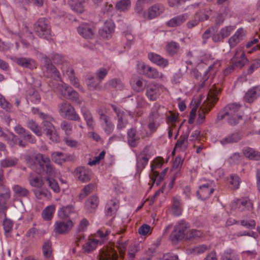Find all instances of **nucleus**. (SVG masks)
Wrapping results in <instances>:
<instances>
[{
  "mask_svg": "<svg viewBox=\"0 0 260 260\" xmlns=\"http://www.w3.org/2000/svg\"><path fill=\"white\" fill-rule=\"evenodd\" d=\"M243 115V112L240 104L230 103L225 106L218 114L217 120H222L226 117L228 123L234 126L242 120Z\"/></svg>",
  "mask_w": 260,
  "mask_h": 260,
  "instance_id": "f257e3e1",
  "label": "nucleus"
},
{
  "mask_svg": "<svg viewBox=\"0 0 260 260\" xmlns=\"http://www.w3.org/2000/svg\"><path fill=\"white\" fill-rule=\"evenodd\" d=\"M40 117L43 120V128L47 137L53 142H58L59 137L56 134L55 127L52 124V122L54 121V118L50 115L44 113H40Z\"/></svg>",
  "mask_w": 260,
  "mask_h": 260,
  "instance_id": "f03ea898",
  "label": "nucleus"
},
{
  "mask_svg": "<svg viewBox=\"0 0 260 260\" xmlns=\"http://www.w3.org/2000/svg\"><path fill=\"white\" fill-rule=\"evenodd\" d=\"M110 231L107 230H99L98 231L96 236L101 238V240L89 238L88 241L82 246L83 250L89 253L94 250L98 244H102L108 240V237Z\"/></svg>",
  "mask_w": 260,
  "mask_h": 260,
  "instance_id": "7ed1b4c3",
  "label": "nucleus"
},
{
  "mask_svg": "<svg viewBox=\"0 0 260 260\" xmlns=\"http://www.w3.org/2000/svg\"><path fill=\"white\" fill-rule=\"evenodd\" d=\"M58 112L60 116L64 118L77 121L81 120L74 107L67 102H63L58 105Z\"/></svg>",
  "mask_w": 260,
  "mask_h": 260,
  "instance_id": "20e7f679",
  "label": "nucleus"
},
{
  "mask_svg": "<svg viewBox=\"0 0 260 260\" xmlns=\"http://www.w3.org/2000/svg\"><path fill=\"white\" fill-rule=\"evenodd\" d=\"M41 61L42 62V70L44 75L47 77H52L60 80L61 76L55 67L53 65L51 60L45 54L42 55Z\"/></svg>",
  "mask_w": 260,
  "mask_h": 260,
  "instance_id": "39448f33",
  "label": "nucleus"
},
{
  "mask_svg": "<svg viewBox=\"0 0 260 260\" xmlns=\"http://www.w3.org/2000/svg\"><path fill=\"white\" fill-rule=\"evenodd\" d=\"M35 159L40 167L46 175H53L55 173L50 158L41 153H38L35 156Z\"/></svg>",
  "mask_w": 260,
  "mask_h": 260,
  "instance_id": "423d86ee",
  "label": "nucleus"
},
{
  "mask_svg": "<svg viewBox=\"0 0 260 260\" xmlns=\"http://www.w3.org/2000/svg\"><path fill=\"white\" fill-rule=\"evenodd\" d=\"M36 34L41 38L48 39L50 36L51 28L48 21L44 18H40L34 25Z\"/></svg>",
  "mask_w": 260,
  "mask_h": 260,
  "instance_id": "0eeeda50",
  "label": "nucleus"
},
{
  "mask_svg": "<svg viewBox=\"0 0 260 260\" xmlns=\"http://www.w3.org/2000/svg\"><path fill=\"white\" fill-rule=\"evenodd\" d=\"M187 229H188V225L186 222L184 221L179 222L174 226V230L170 236V240L174 243L182 240L185 238V232Z\"/></svg>",
  "mask_w": 260,
  "mask_h": 260,
  "instance_id": "6e6552de",
  "label": "nucleus"
},
{
  "mask_svg": "<svg viewBox=\"0 0 260 260\" xmlns=\"http://www.w3.org/2000/svg\"><path fill=\"white\" fill-rule=\"evenodd\" d=\"M163 85L160 84L152 83L148 85L146 90V95L151 101H156L160 95V90Z\"/></svg>",
  "mask_w": 260,
  "mask_h": 260,
  "instance_id": "1a4fd4ad",
  "label": "nucleus"
},
{
  "mask_svg": "<svg viewBox=\"0 0 260 260\" xmlns=\"http://www.w3.org/2000/svg\"><path fill=\"white\" fill-rule=\"evenodd\" d=\"M73 226V223L70 219L57 221L54 225V231L58 234H66L69 232Z\"/></svg>",
  "mask_w": 260,
  "mask_h": 260,
  "instance_id": "9d476101",
  "label": "nucleus"
},
{
  "mask_svg": "<svg viewBox=\"0 0 260 260\" xmlns=\"http://www.w3.org/2000/svg\"><path fill=\"white\" fill-rule=\"evenodd\" d=\"M142 73L147 78L151 79H163L164 75L156 69L146 66L144 64L140 65Z\"/></svg>",
  "mask_w": 260,
  "mask_h": 260,
  "instance_id": "9b49d317",
  "label": "nucleus"
},
{
  "mask_svg": "<svg viewBox=\"0 0 260 260\" xmlns=\"http://www.w3.org/2000/svg\"><path fill=\"white\" fill-rule=\"evenodd\" d=\"M165 107L158 103H155L151 109L148 117L149 120L159 121L164 118Z\"/></svg>",
  "mask_w": 260,
  "mask_h": 260,
  "instance_id": "f8f14e48",
  "label": "nucleus"
},
{
  "mask_svg": "<svg viewBox=\"0 0 260 260\" xmlns=\"http://www.w3.org/2000/svg\"><path fill=\"white\" fill-rule=\"evenodd\" d=\"M231 62L234 64L235 67L239 69H241L248 62V59L242 49L237 50L233 57L231 59Z\"/></svg>",
  "mask_w": 260,
  "mask_h": 260,
  "instance_id": "ddd939ff",
  "label": "nucleus"
},
{
  "mask_svg": "<svg viewBox=\"0 0 260 260\" xmlns=\"http://www.w3.org/2000/svg\"><path fill=\"white\" fill-rule=\"evenodd\" d=\"M235 27L234 26H228L222 27L217 33H215L212 36V39L215 43L223 42L224 39L228 38L234 31Z\"/></svg>",
  "mask_w": 260,
  "mask_h": 260,
  "instance_id": "4468645a",
  "label": "nucleus"
},
{
  "mask_svg": "<svg viewBox=\"0 0 260 260\" xmlns=\"http://www.w3.org/2000/svg\"><path fill=\"white\" fill-rule=\"evenodd\" d=\"M100 260H117V251L112 247H105L101 249L99 252Z\"/></svg>",
  "mask_w": 260,
  "mask_h": 260,
  "instance_id": "2eb2a0df",
  "label": "nucleus"
},
{
  "mask_svg": "<svg viewBox=\"0 0 260 260\" xmlns=\"http://www.w3.org/2000/svg\"><path fill=\"white\" fill-rule=\"evenodd\" d=\"M111 107L117 115V128L118 130H121L126 127L128 123V120L126 119V114L124 112L114 105H111Z\"/></svg>",
  "mask_w": 260,
  "mask_h": 260,
  "instance_id": "dca6fc26",
  "label": "nucleus"
},
{
  "mask_svg": "<svg viewBox=\"0 0 260 260\" xmlns=\"http://www.w3.org/2000/svg\"><path fill=\"white\" fill-rule=\"evenodd\" d=\"M81 112L86 121L88 128L90 130H93L95 126V122L90 110L85 106H82Z\"/></svg>",
  "mask_w": 260,
  "mask_h": 260,
  "instance_id": "f3484780",
  "label": "nucleus"
},
{
  "mask_svg": "<svg viewBox=\"0 0 260 260\" xmlns=\"http://www.w3.org/2000/svg\"><path fill=\"white\" fill-rule=\"evenodd\" d=\"M164 7L160 4H155L148 10L147 12H144L143 16L145 18L151 19L159 16L164 11Z\"/></svg>",
  "mask_w": 260,
  "mask_h": 260,
  "instance_id": "a211bd4d",
  "label": "nucleus"
},
{
  "mask_svg": "<svg viewBox=\"0 0 260 260\" xmlns=\"http://www.w3.org/2000/svg\"><path fill=\"white\" fill-rule=\"evenodd\" d=\"M75 173L77 178L82 182H86L90 180V171L85 167H78Z\"/></svg>",
  "mask_w": 260,
  "mask_h": 260,
  "instance_id": "6ab92c4d",
  "label": "nucleus"
},
{
  "mask_svg": "<svg viewBox=\"0 0 260 260\" xmlns=\"http://www.w3.org/2000/svg\"><path fill=\"white\" fill-rule=\"evenodd\" d=\"M188 15L187 14H183L171 18L166 23L168 26L171 27H175L182 25L188 19Z\"/></svg>",
  "mask_w": 260,
  "mask_h": 260,
  "instance_id": "aec40b11",
  "label": "nucleus"
},
{
  "mask_svg": "<svg viewBox=\"0 0 260 260\" xmlns=\"http://www.w3.org/2000/svg\"><path fill=\"white\" fill-rule=\"evenodd\" d=\"M127 143L132 147H135L137 146L140 137L137 134L136 128H131L129 129L127 133Z\"/></svg>",
  "mask_w": 260,
  "mask_h": 260,
  "instance_id": "412c9836",
  "label": "nucleus"
},
{
  "mask_svg": "<svg viewBox=\"0 0 260 260\" xmlns=\"http://www.w3.org/2000/svg\"><path fill=\"white\" fill-rule=\"evenodd\" d=\"M148 56V58L151 62L156 64L157 66L161 68H164L169 64L168 60L165 59L158 54L154 53H149Z\"/></svg>",
  "mask_w": 260,
  "mask_h": 260,
  "instance_id": "4be33fe9",
  "label": "nucleus"
},
{
  "mask_svg": "<svg viewBox=\"0 0 260 260\" xmlns=\"http://www.w3.org/2000/svg\"><path fill=\"white\" fill-rule=\"evenodd\" d=\"M190 130L189 127L187 128V131L185 134L181 135L179 139L177 141L175 146V149H179L181 151H185L188 147V136Z\"/></svg>",
  "mask_w": 260,
  "mask_h": 260,
  "instance_id": "5701e85b",
  "label": "nucleus"
},
{
  "mask_svg": "<svg viewBox=\"0 0 260 260\" xmlns=\"http://www.w3.org/2000/svg\"><path fill=\"white\" fill-rule=\"evenodd\" d=\"M242 137V135L240 132H235L228 135L220 140V143L222 145L238 142Z\"/></svg>",
  "mask_w": 260,
  "mask_h": 260,
  "instance_id": "b1692460",
  "label": "nucleus"
},
{
  "mask_svg": "<svg viewBox=\"0 0 260 260\" xmlns=\"http://www.w3.org/2000/svg\"><path fill=\"white\" fill-rule=\"evenodd\" d=\"M16 62L21 67L31 70L37 68L36 61L30 58L18 57L16 59Z\"/></svg>",
  "mask_w": 260,
  "mask_h": 260,
  "instance_id": "393cba45",
  "label": "nucleus"
},
{
  "mask_svg": "<svg viewBox=\"0 0 260 260\" xmlns=\"http://www.w3.org/2000/svg\"><path fill=\"white\" fill-rule=\"evenodd\" d=\"M5 141H7L8 145L11 147H14L17 144L22 147H24L27 145V143L25 142L20 139L18 136L11 133H9V135Z\"/></svg>",
  "mask_w": 260,
  "mask_h": 260,
  "instance_id": "a878e982",
  "label": "nucleus"
},
{
  "mask_svg": "<svg viewBox=\"0 0 260 260\" xmlns=\"http://www.w3.org/2000/svg\"><path fill=\"white\" fill-rule=\"evenodd\" d=\"M242 153L245 157L250 160H260V152L254 148L245 147L243 149Z\"/></svg>",
  "mask_w": 260,
  "mask_h": 260,
  "instance_id": "bb28decb",
  "label": "nucleus"
},
{
  "mask_svg": "<svg viewBox=\"0 0 260 260\" xmlns=\"http://www.w3.org/2000/svg\"><path fill=\"white\" fill-rule=\"evenodd\" d=\"M260 95V88L259 86H255L250 89L246 92L244 97L245 101L251 103Z\"/></svg>",
  "mask_w": 260,
  "mask_h": 260,
  "instance_id": "cd10ccee",
  "label": "nucleus"
},
{
  "mask_svg": "<svg viewBox=\"0 0 260 260\" xmlns=\"http://www.w3.org/2000/svg\"><path fill=\"white\" fill-rule=\"evenodd\" d=\"M244 36V31L242 28H239L235 34L230 38L228 43L231 48H234L242 40Z\"/></svg>",
  "mask_w": 260,
  "mask_h": 260,
  "instance_id": "c85d7f7f",
  "label": "nucleus"
},
{
  "mask_svg": "<svg viewBox=\"0 0 260 260\" xmlns=\"http://www.w3.org/2000/svg\"><path fill=\"white\" fill-rule=\"evenodd\" d=\"M235 208L239 211H242L246 209L250 210L252 208V204L247 199H238L234 203Z\"/></svg>",
  "mask_w": 260,
  "mask_h": 260,
  "instance_id": "c756f323",
  "label": "nucleus"
},
{
  "mask_svg": "<svg viewBox=\"0 0 260 260\" xmlns=\"http://www.w3.org/2000/svg\"><path fill=\"white\" fill-rule=\"evenodd\" d=\"M78 31L85 39H91L93 35L91 27L86 23L80 25L78 28Z\"/></svg>",
  "mask_w": 260,
  "mask_h": 260,
  "instance_id": "7c9ffc66",
  "label": "nucleus"
},
{
  "mask_svg": "<svg viewBox=\"0 0 260 260\" xmlns=\"http://www.w3.org/2000/svg\"><path fill=\"white\" fill-rule=\"evenodd\" d=\"M214 190V189L213 188H209V184H206L200 187V190L197 192V193L200 195V198L202 200H206L209 198Z\"/></svg>",
  "mask_w": 260,
  "mask_h": 260,
  "instance_id": "2f4dec72",
  "label": "nucleus"
},
{
  "mask_svg": "<svg viewBox=\"0 0 260 260\" xmlns=\"http://www.w3.org/2000/svg\"><path fill=\"white\" fill-rule=\"evenodd\" d=\"M99 199L97 196L90 197L85 202V207L88 212H92L98 206Z\"/></svg>",
  "mask_w": 260,
  "mask_h": 260,
  "instance_id": "473e14b6",
  "label": "nucleus"
},
{
  "mask_svg": "<svg viewBox=\"0 0 260 260\" xmlns=\"http://www.w3.org/2000/svg\"><path fill=\"white\" fill-rule=\"evenodd\" d=\"M220 92V90L215 85H213L209 90L207 100L212 104L213 107L214 104L218 101V95Z\"/></svg>",
  "mask_w": 260,
  "mask_h": 260,
  "instance_id": "72a5a7b5",
  "label": "nucleus"
},
{
  "mask_svg": "<svg viewBox=\"0 0 260 260\" xmlns=\"http://www.w3.org/2000/svg\"><path fill=\"white\" fill-rule=\"evenodd\" d=\"M55 173L53 175H47L44 177V180L47 182L48 186L55 193L60 192V189L57 182L53 178Z\"/></svg>",
  "mask_w": 260,
  "mask_h": 260,
  "instance_id": "f704fd0d",
  "label": "nucleus"
},
{
  "mask_svg": "<svg viewBox=\"0 0 260 260\" xmlns=\"http://www.w3.org/2000/svg\"><path fill=\"white\" fill-rule=\"evenodd\" d=\"M87 1L88 0H69V4L74 11L81 13L84 10L83 4Z\"/></svg>",
  "mask_w": 260,
  "mask_h": 260,
  "instance_id": "c9c22d12",
  "label": "nucleus"
},
{
  "mask_svg": "<svg viewBox=\"0 0 260 260\" xmlns=\"http://www.w3.org/2000/svg\"><path fill=\"white\" fill-rule=\"evenodd\" d=\"M104 123V130L107 135H110L113 131L114 125L111 121V118L106 116L100 120Z\"/></svg>",
  "mask_w": 260,
  "mask_h": 260,
  "instance_id": "e433bc0d",
  "label": "nucleus"
},
{
  "mask_svg": "<svg viewBox=\"0 0 260 260\" xmlns=\"http://www.w3.org/2000/svg\"><path fill=\"white\" fill-rule=\"evenodd\" d=\"M28 181L30 185L35 187H42L45 184V180L44 177L43 178L34 176L32 174H30L28 177Z\"/></svg>",
  "mask_w": 260,
  "mask_h": 260,
  "instance_id": "4c0bfd02",
  "label": "nucleus"
},
{
  "mask_svg": "<svg viewBox=\"0 0 260 260\" xmlns=\"http://www.w3.org/2000/svg\"><path fill=\"white\" fill-rule=\"evenodd\" d=\"M119 208L118 202L116 200H111L107 204L106 214L108 216L114 214Z\"/></svg>",
  "mask_w": 260,
  "mask_h": 260,
  "instance_id": "58836bf2",
  "label": "nucleus"
},
{
  "mask_svg": "<svg viewBox=\"0 0 260 260\" xmlns=\"http://www.w3.org/2000/svg\"><path fill=\"white\" fill-rule=\"evenodd\" d=\"M12 189L15 194L20 197L27 198L30 194V192L27 189L19 185H14Z\"/></svg>",
  "mask_w": 260,
  "mask_h": 260,
  "instance_id": "ea45409f",
  "label": "nucleus"
},
{
  "mask_svg": "<svg viewBox=\"0 0 260 260\" xmlns=\"http://www.w3.org/2000/svg\"><path fill=\"white\" fill-rule=\"evenodd\" d=\"M11 197V192L8 187L5 185L4 183L0 184V200L7 201Z\"/></svg>",
  "mask_w": 260,
  "mask_h": 260,
  "instance_id": "a19ab883",
  "label": "nucleus"
},
{
  "mask_svg": "<svg viewBox=\"0 0 260 260\" xmlns=\"http://www.w3.org/2000/svg\"><path fill=\"white\" fill-rule=\"evenodd\" d=\"M128 240H124L122 239L118 240L116 242V247L119 250L120 256L121 258H124L125 251L127 248Z\"/></svg>",
  "mask_w": 260,
  "mask_h": 260,
  "instance_id": "79ce46f5",
  "label": "nucleus"
},
{
  "mask_svg": "<svg viewBox=\"0 0 260 260\" xmlns=\"http://www.w3.org/2000/svg\"><path fill=\"white\" fill-rule=\"evenodd\" d=\"M179 49V45L178 43L171 41L166 45V51L168 54L173 56L178 52Z\"/></svg>",
  "mask_w": 260,
  "mask_h": 260,
  "instance_id": "37998d69",
  "label": "nucleus"
},
{
  "mask_svg": "<svg viewBox=\"0 0 260 260\" xmlns=\"http://www.w3.org/2000/svg\"><path fill=\"white\" fill-rule=\"evenodd\" d=\"M60 128L64 132L66 136H70L73 132V124L69 121L64 120L60 125Z\"/></svg>",
  "mask_w": 260,
  "mask_h": 260,
  "instance_id": "c03bdc74",
  "label": "nucleus"
},
{
  "mask_svg": "<svg viewBox=\"0 0 260 260\" xmlns=\"http://www.w3.org/2000/svg\"><path fill=\"white\" fill-rule=\"evenodd\" d=\"M149 158L147 154H140L137 158V169L141 171L147 165Z\"/></svg>",
  "mask_w": 260,
  "mask_h": 260,
  "instance_id": "a18cd8bd",
  "label": "nucleus"
},
{
  "mask_svg": "<svg viewBox=\"0 0 260 260\" xmlns=\"http://www.w3.org/2000/svg\"><path fill=\"white\" fill-rule=\"evenodd\" d=\"M55 211L54 206H49L45 208L42 213V216L45 220H51Z\"/></svg>",
  "mask_w": 260,
  "mask_h": 260,
  "instance_id": "49530a36",
  "label": "nucleus"
},
{
  "mask_svg": "<svg viewBox=\"0 0 260 260\" xmlns=\"http://www.w3.org/2000/svg\"><path fill=\"white\" fill-rule=\"evenodd\" d=\"M229 183V186L232 189H237L238 188L240 179L239 176L235 175H231L228 179Z\"/></svg>",
  "mask_w": 260,
  "mask_h": 260,
  "instance_id": "de8ad7c7",
  "label": "nucleus"
},
{
  "mask_svg": "<svg viewBox=\"0 0 260 260\" xmlns=\"http://www.w3.org/2000/svg\"><path fill=\"white\" fill-rule=\"evenodd\" d=\"M65 98L72 101L76 102L78 104H81V101L79 99V94L75 90H73L71 87L67 91Z\"/></svg>",
  "mask_w": 260,
  "mask_h": 260,
  "instance_id": "09e8293b",
  "label": "nucleus"
},
{
  "mask_svg": "<svg viewBox=\"0 0 260 260\" xmlns=\"http://www.w3.org/2000/svg\"><path fill=\"white\" fill-rule=\"evenodd\" d=\"M72 210L73 208L71 206L62 207L58 211V216L63 220H67V218L72 212Z\"/></svg>",
  "mask_w": 260,
  "mask_h": 260,
  "instance_id": "8fccbe9b",
  "label": "nucleus"
},
{
  "mask_svg": "<svg viewBox=\"0 0 260 260\" xmlns=\"http://www.w3.org/2000/svg\"><path fill=\"white\" fill-rule=\"evenodd\" d=\"M221 260H239V257L236 252L229 250L222 254Z\"/></svg>",
  "mask_w": 260,
  "mask_h": 260,
  "instance_id": "3c124183",
  "label": "nucleus"
},
{
  "mask_svg": "<svg viewBox=\"0 0 260 260\" xmlns=\"http://www.w3.org/2000/svg\"><path fill=\"white\" fill-rule=\"evenodd\" d=\"M28 99L33 103L40 102L41 97L38 92L34 88L30 89L28 92Z\"/></svg>",
  "mask_w": 260,
  "mask_h": 260,
  "instance_id": "603ef678",
  "label": "nucleus"
},
{
  "mask_svg": "<svg viewBox=\"0 0 260 260\" xmlns=\"http://www.w3.org/2000/svg\"><path fill=\"white\" fill-rule=\"evenodd\" d=\"M51 157L52 160L58 164H62L66 160V155L60 152H54L52 153Z\"/></svg>",
  "mask_w": 260,
  "mask_h": 260,
  "instance_id": "864d4df0",
  "label": "nucleus"
},
{
  "mask_svg": "<svg viewBox=\"0 0 260 260\" xmlns=\"http://www.w3.org/2000/svg\"><path fill=\"white\" fill-rule=\"evenodd\" d=\"M27 126L38 136H42V132L41 127L34 121L29 120L27 123Z\"/></svg>",
  "mask_w": 260,
  "mask_h": 260,
  "instance_id": "5fc2aeb1",
  "label": "nucleus"
},
{
  "mask_svg": "<svg viewBox=\"0 0 260 260\" xmlns=\"http://www.w3.org/2000/svg\"><path fill=\"white\" fill-rule=\"evenodd\" d=\"M211 13V11L210 9L201 10L196 13V18L199 19L200 21L206 20L209 19Z\"/></svg>",
  "mask_w": 260,
  "mask_h": 260,
  "instance_id": "6e6d98bb",
  "label": "nucleus"
},
{
  "mask_svg": "<svg viewBox=\"0 0 260 260\" xmlns=\"http://www.w3.org/2000/svg\"><path fill=\"white\" fill-rule=\"evenodd\" d=\"M172 212L176 216H179L181 214L182 209L180 207V203L177 197H174L173 198Z\"/></svg>",
  "mask_w": 260,
  "mask_h": 260,
  "instance_id": "4d7b16f0",
  "label": "nucleus"
},
{
  "mask_svg": "<svg viewBox=\"0 0 260 260\" xmlns=\"http://www.w3.org/2000/svg\"><path fill=\"white\" fill-rule=\"evenodd\" d=\"M131 6L130 0H120L116 5V9L120 11L127 10Z\"/></svg>",
  "mask_w": 260,
  "mask_h": 260,
  "instance_id": "13d9d810",
  "label": "nucleus"
},
{
  "mask_svg": "<svg viewBox=\"0 0 260 260\" xmlns=\"http://www.w3.org/2000/svg\"><path fill=\"white\" fill-rule=\"evenodd\" d=\"M202 233L197 230H188L185 232V238L186 239H191L192 238L200 237Z\"/></svg>",
  "mask_w": 260,
  "mask_h": 260,
  "instance_id": "bf43d9fd",
  "label": "nucleus"
},
{
  "mask_svg": "<svg viewBox=\"0 0 260 260\" xmlns=\"http://www.w3.org/2000/svg\"><path fill=\"white\" fill-rule=\"evenodd\" d=\"M43 252L44 256L49 258L52 254V247L50 241H48L45 242L42 247Z\"/></svg>",
  "mask_w": 260,
  "mask_h": 260,
  "instance_id": "052dcab7",
  "label": "nucleus"
},
{
  "mask_svg": "<svg viewBox=\"0 0 260 260\" xmlns=\"http://www.w3.org/2000/svg\"><path fill=\"white\" fill-rule=\"evenodd\" d=\"M70 87V86H68L63 83L58 84L54 88V90L57 93L65 98L67 95V91H68Z\"/></svg>",
  "mask_w": 260,
  "mask_h": 260,
  "instance_id": "680f3d73",
  "label": "nucleus"
},
{
  "mask_svg": "<svg viewBox=\"0 0 260 260\" xmlns=\"http://www.w3.org/2000/svg\"><path fill=\"white\" fill-rule=\"evenodd\" d=\"M34 192L38 199H49L51 197V193L48 190H36Z\"/></svg>",
  "mask_w": 260,
  "mask_h": 260,
  "instance_id": "e2e57ef3",
  "label": "nucleus"
},
{
  "mask_svg": "<svg viewBox=\"0 0 260 260\" xmlns=\"http://www.w3.org/2000/svg\"><path fill=\"white\" fill-rule=\"evenodd\" d=\"M260 67V56L252 60L251 65L247 70V74H251L253 71Z\"/></svg>",
  "mask_w": 260,
  "mask_h": 260,
  "instance_id": "0e129e2a",
  "label": "nucleus"
},
{
  "mask_svg": "<svg viewBox=\"0 0 260 260\" xmlns=\"http://www.w3.org/2000/svg\"><path fill=\"white\" fill-rule=\"evenodd\" d=\"M109 86L112 88L121 90L123 87L122 81L119 79H114L108 82Z\"/></svg>",
  "mask_w": 260,
  "mask_h": 260,
  "instance_id": "69168bd1",
  "label": "nucleus"
},
{
  "mask_svg": "<svg viewBox=\"0 0 260 260\" xmlns=\"http://www.w3.org/2000/svg\"><path fill=\"white\" fill-rule=\"evenodd\" d=\"M17 163V159L7 158L1 161V165L2 167L8 168L14 166Z\"/></svg>",
  "mask_w": 260,
  "mask_h": 260,
  "instance_id": "338daca9",
  "label": "nucleus"
},
{
  "mask_svg": "<svg viewBox=\"0 0 260 260\" xmlns=\"http://www.w3.org/2000/svg\"><path fill=\"white\" fill-rule=\"evenodd\" d=\"M61 69L63 75L67 76L69 79L75 76L74 70L71 67H68L67 64H63Z\"/></svg>",
  "mask_w": 260,
  "mask_h": 260,
  "instance_id": "774afa93",
  "label": "nucleus"
}]
</instances>
